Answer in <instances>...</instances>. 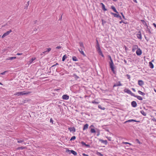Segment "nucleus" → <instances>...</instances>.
<instances>
[{
  "label": "nucleus",
  "instance_id": "nucleus-1",
  "mask_svg": "<svg viewBox=\"0 0 156 156\" xmlns=\"http://www.w3.org/2000/svg\"><path fill=\"white\" fill-rule=\"evenodd\" d=\"M109 57H110V61L109 62L110 67L111 68V70L113 72V73L114 74H116V72L115 70V66L114 65L113 63V62L112 61V60L111 58V56H110Z\"/></svg>",
  "mask_w": 156,
  "mask_h": 156
},
{
  "label": "nucleus",
  "instance_id": "nucleus-2",
  "mask_svg": "<svg viewBox=\"0 0 156 156\" xmlns=\"http://www.w3.org/2000/svg\"><path fill=\"white\" fill-rule=\"evenodd\" d=\"M31 92L28 91L26 92L25 91H24L22 92H17L14 94V95H16L17 96H20V95H25L28 94L30 93H31Z\"/></svg>",
  "mask_w": 156,
  "mask_h": 156
},
{
  "label": "nucleus",
  "instance_id": "nucleus-3",
  "mask_svg": "<svg viewBox=\"0 0 156 156\" xmlns=\"http://www.w3.org/2000/svg\"><path fill=\"white\" fill-rule=\"evenodd\" d=\"M97 41V45L96 46V48L97 51H98V53L99 54V55H101L102 57L103 56V55L102 54V51L101 50L100 45L98 42V41L97 40H96Z\"/></svg>",
  "mask_w": 156,
  "mask_h": 156
},
{
  "label": "nucleus",
  "instance_id": "nucleus-4",
  "mask_svg": "<svg viewBox=\"0 0 156 156\" xmlns=\"http://www.w3.org/2000/svg\"><path fill=\"white\" fill-rule=\"evenodd\" d=\"M124 92L125 93H126L128 94H130L132 96H133V95H134V94L132 92L128 89H125L124 90Z\"/></svg>",
  "mask_w": 156,
  "mask_h": 156
},
{
  "label": "nucleus",
  "instance_id": "nucleus-5",
  "mask_svg": "<svg viewBox=\"0 0 156 156\" xmlns=\"http://www.w3.org/2000/svg\"><path fill=\"white\" fill-rule=\"evenodd\" d=\"M11 30H10L8 31H7L6 33H4L2 36V38H4L5 37L8 35L10 33L12 32Z\"/></svg>",
  "mask_w": 156,
  "mask_h": 156
},
{
  "label": "nucleus",
  "instance_id": "nucleus-6",
  "mask_svg": "<svg viewBox=\"0 0 156 156\" xmlns=\"http://www.w3.org/2000/svg\"><path fill=\"white\" fill-rule=\"evenodd\" d=\"M136 53L137 55H140L142 53V51L140 48H138L136 51Z\"/></svg>",
  "mask_w": 156,
  "mask_h": 156
},
{
  "label": "nucleus",
  "instance_id": "nucleus-7",
  "mask_svg": "<svg viewBox=\"0 0 156 156\" xmlns=\"http://www.w3.org/2000/svg\"><path fill=\"white\" fill-rule=\"evenodd\" d=\"M138 48V46L137 45H133L132 51L133 52H134L135 50Z\"/></svg>",
  "mask_w": 156,
  "mask_h": 156
},
{
  "label": "nucleus",
  "instance_id": "nucleus-8",
  "mask_svg": "<svg viewBox=\"0 0 156 156\" xmlns=\"http://www.w3.org/2000/svg\"><path fill=\"white\" fill-rule=\"evenodd\" d=\"M69 130L70 132H72L73 133L75 132L76 131V129L74 127H69Z\"/></svg>",
  "mask_w": 156,
  "mask_h": 156
},
{
  "label": "nucleus",
  "instance_id": "nucleus-9",
  "mask_svg": "<svg viewBox=\"0 0 156 156\" xmlns=\"http://www.w3.org/2000/svg\"><path fill=\"white\" fill-rule=\"evenodd\" d=\"M69 96L67 95H64L62 96V98L64 100H68L69 99Z\"/></svg>",
  "mask_w": 156,
  "mask_h": 156
},
{
  "label": "nucleus",
  "instance_id": "nucleus-10",
  "mask_svg": "<svg viewBox=\"0 0 156 156\" xmlns=\"http://www.w3.org/2000/svg\"><path fill=\"white\" fill-rule=\"evenodd\" d=\"M137 105V103L135 101H133L131 102V105L133 107H136Z\"/></svg>",
  "mask_w": 156,
  "mask_h": 156
},
{
  "label": "nucleus",
  "instance_id": "nucleus-11",
  "mask_svg": "<svg viewBox=\"0 0 156 156\" xmlns=\"http://www.w3.org/2000/svg\"><path fill=\"white\" fill-rule=\"evenodd\" d=\"M122 86V84L119 81L116 84H114L113 85V87L117 86Z\"/></svg>",
  "mask_w": 156,
  "mask_h": 156
},
{
  "label": "nucleus",
  "instance_id": "nucleus-12",
  "mask_svg": "<svg viewBox=\"0 0 156 156\" xmlns=\"http://www.w3.org/2000/svg\"><path fill=\"white\" fill-rule=\"evenodd\" d=\"M16 57H9L6 58V60H13L15 59L16 58Z\"/></svg>",
  "mask_w": 156,
  "mask_h": 156
},
{
  "label": "nucleus",
  "instance_id": "nucleus-13",
  "mask_svg": "<svg viewBox=\"0 0 156 156\" xmlns=\"http://www.w3.org/2000/svg\"><path fill=\"white\" fill-rule=\"evenodd\" d=\"M138 84L140 86H142L144 84V82L142 80H139L138 81Z\"/></svg>",
  "mask_w": 156,
  "mask_h": 156
},
{
  "label": "nucleus",
  "instance_id": "nucleus-14",
  "mask_svg": "<svg viewBox=\"0 0 156 156\" xmlns=\"http://www.w3.org/2000/svg\"><path fill=\"white\" fill-rule=\"evenodd\" d=\"M133 96L137 98L139 100H143V98L141 97L140 96L135 95L134 94V95H133Z\"/></svg>",
  "mask_w": 156,
  "mask_h": 156
},
{
  "label": "nucleus",
  "instance_id": "nucleus-15",
  "mask_svg": "<svg viewBox=\"0 0 156 156\" xmlns=\"http://www.w3.org/2000/svg\"><path fill=\"white\" fill-rule=\"evenodd\" d=\"M137 37L139 39H142V36H141V33L140 32H139L138 33V34H137Z\"/></svg>",
  "mask_w": 156,
  "mask_h": 156
},
{
  "label": "nucleus",
  "instance_id": "nucleus-16",
  "mask_svg": "<svg viewBox=\"0 0 156 156\" xmlns=\"http://www.w3.org/2000/svg\"><path fill=\"white\" fill-rule=\"evenodd\" d=\"M36 59V58L35 57L32 58L28 62V64H31Z\"/></svg>",
  "mask_w": 156,
  "mask_h": 156
},
{
  "label": "nucleus",
  "instance_id": "nucleus-17",
  "mask_svg": "<svg viewBox=\"0 0 156 156\" xmlns=\"http://www.w3.org/2000/svg\"><path fill=\"white\" fill-rule=\"evenodd\" d=\"M149 65L151 69H153L154 67L153 64L151 62H149Z\"/></svg>",
  "mask_w": 156,
  "mask_h": 156
},
{
  "label": "nucleus",
  "instance_id": "nucleus-18",
  "mask_svg": "<svg viewBox=\"0 0 156 156\" xmlns=\"http://www.w3.org/2000/svg\"><path fill=\"white\" fill-rule=\"evenodd\" d=\"M111 8L112 9V10L115 12L117 13H118V12H117L115 7L114 6H111Z\"/></svg>",
  "mask_w": 156,
  "mask_h": 156
},
{
  "label": "nucleus",
  "instance_id": "nucleus-19",
  "mask_svg": "<svg viewBox=\"0 0 156 156\" xmlns=\"http://www.w3.org/2000/svg\"><path fill=\"white\" fill-rule=\"evenodd\" d=\"M138 92L139 94L142 95L144 96L145 95V94L144 93L142 92L140 90H138Z\"/></svg>",
  "mask_w": 156,
  "mask_h": 156
},
{
  "label": "nucleus",
  "instance_id": "nucleus-20",
  "mask_svg": "<svg viewBox=\"0 0 156 156\" xmlns=\"http://www.w3.org/2000/svg\"><path fill=\"white\" fill-rule=\"evenodd\" d=\"M111 14H112L114 17H119V15L118 14L114 13H111Z\"/></svg>",
  "mask_w": 156,
  "mask_h": 156
},
{
  "label": "nucleus",
  "instance_id": "nucleus-21",
  "mask_svg": "<svg viewBox=\"0 0 156 156\" xmlns=\"http://www.w3.org/2000/svg\"><path fill=\"white\" fill-rule=\"evenodd\" d=\"M96 132V130L94 129L91 128L90 129V132L92 133H95Z\"/></svg>",
  "mask_w": 156,
  "mask_h": 156
},
{
  "label": "nucleus",
  "instance_id": "nucleus-22",
  "mask_svg": "<svg viewBox=\"0 0 156 156\" xmlns=\"http://www.w3.org/2000/svg\"><path fill=\"white\" fill-rule=\"evenodd\" d=\"M71 153L73 154L74 155H76L77 154V153L76 151L73 150H71Z\"/></svg>",
  "mask_w": 156,
  "mask_h": 156
},
{
  "label": "nucleus",
  "instance_id": "nucleus-23",
  "mask_svg": "<svg viewBox=\"0 0 156 156\" xmlns=\"http://www.w3.org/2000/svg\"><path fill=\"white\" fill-rule=\"evenodd\" d=\"M67 58V57L66 55H64L62 57V61H64L66 58Z\"/></svg>",
  "mask_w": 156,
  "mask_h": 156
},
{
  "label": "nucleus",
  "instance_id": "nucleus-24",
  "mask_svg": "<svg viewBox=\"0 0 156 156\" xmlns=\"http://www.w3.org/2000/svg\"><path fill=\"white\" fill-rule=\"evenodd\" d=\"M140 113L144 116L146 115V113L143 110L141 111Z\"/></svg>",
  "mask_w": 156,
  "mask_h": 156
},
{
  "label": "nucleus",
  "instance_id": "nucleus-25",
  "mask_svg": "<svg viewBox=\"0 0 156 156\" xmlns=\"http://www.w3.org/2000/svg\"><path fill=\"white\" fill-rule=\"evenodd\" d=\"M79 51L81 53V54L83 55L84 56H85V55L84 52L82 50H80V49H79Z\"/></svg>",
  "mask_w": 156,
  "mask_h": 156
},
{
  "label": "nucleus",
  "instance_id": "nucleus-26",
  "mask_svg": "<svg viewBox=\"0 0 156 156\" xmlns=\"http://www.w3.org/2000/svg\"><path fill=\"white\" fill-rule=\"evenodd\" d=\"M72 59L73 61H77V58L76 56H73L72 57Z\"/></svg>",
  "mask_w": 156,
  "mask_h": 156
},
{
  "label": "nucleus",
  "instance_id": "nucleus-27",
  "mask_svg": "<svg viewBox=\"0 0 156 156\" xmlns=\"http://www.w3.org/2000/svg\"><path fill=\"white\" fill-rule=\"evenodd\" d=\"M101 4L102 5V9L104 10H105V11H106V9H105V5H104L102 3H101Z\"/></svg>",
  "mask_w": 156,
  "mask_h": 156
},
{
  "label": "nucleus",
  "instance_id": "nucleus-28",
  "mask_svg": "<svg viewBox=\"0 0 156 156\" xmlns=\"http://www.w3.org/2000/svg\"><path fill=\"white\" fill-rule=\"evenodd\" d=\"M76 136H73L71 137V138L70 140V141H72V140H75L76 139Z\"/></svg>",
  "mask_w": 156,
  "mask_h": 156
},
{
  "label": "nucleus",
  "instance_id": "nucleus-29",
  "mask_svg": "<svg viewBox=\"0 0 156 156\" xmlns=\"http://www.w3.org/2000/svg\"><path fill=\"white\" fill-rule=\"evenodd\" d=\"M122 143L123 144H128L129 145H132L131 144L128 143V142H122Z\"/></svg>",
  "mask_w": 156,
  "mask_h": 156
},
{
  "label": "nucleus",
  "instance_id": "nucleus-30",
  "mask_svg": "<svg viewBox=\"0 0 156 156\" xmlns=\"http://www.w3.org/2000/svg\"><path fill=\"white\" fill-rule=\"evenodd\" d=\"M17 140H18L17 142L18 143H21L24 142V140H19L18 139H17Z\"/></svg>",
  "mask_w": 156,
  "mask_h": 156
},
{
  "label": "nucleus",
  "instance_id": "nucleus-31",
  "mask_svg": "<svg viewBox=\"0 0 156 156\" xmlns=\"http://www.w3.org/2000/svg\"><path fill=\"white\" fill-rule=\"evenodd\" d=\"M79 44H80V47H81L82 48H84L83 44L82 42H80Z\"/></svg>",
  "mask_w": 156,
  "mask_h": 156
},
{
  "label": "nucleus",
  "instance_id": "nucleus-32",
  "mask_svg": "<svg viewBox=\"0 0 156 156\" xmlns=\"http://www.w3.org/2000/svg\"><path fill=\"white\" fill-rule=\"evenodd\" d=\"M71 150H70L69 149H67L66 150V152L69 153V154H70L71 153Z\"/></svg>",
  "mask_w": 156,
  "mask_h": 156
},
{
  "label": "nucleus",
  "instance_id": "nucleus-33",
  "mask_svg": "<svg viewBox=\"0 0 156 156\" xmlns=\"http://www.w3.org/2000/svg\"><path fill=\"white\" fill-rule=\"evenodd\" d=\"M98 107L101 109L104 110L105 109V108L104 107L102 108V106L101 105H99L98 106Z\"/></svg>",
  "mask_w": 156,
  "mask_h": 156
},
{
  "label": "nucleus",
  "instance_id": "nucleus-34",
  "mask_svg": "<svg viewBox=\"0 0 156 156\" xmlns=\"http://www.w3.org/2000/svg\"><path fill=\"white\" fill-rule=\"evenodd\" d=\"M25 148V147H18V149H21V150H23Z\"/></svg>",
  "mask_w": 156,
  "mask_h": 156
},
{
  "label": "nucleus",
  "instance_id": "nucleus-35",
  "mask_svg": "<svg viewBox=\"0 0 156 156\" xmlns=\"http://www.w3.org/2000/svg\"><path fill=\"white\" fill-rule=\"evenodd\" d=\"M47 50L46 51H47V52H49L51 50V48H48L46 49Z\"/></svg>",
  "mask_w": 156,
  "mask_h": 156
},
{
  "label": "nucleus",
  "instance_id": "nucleus-36",
  "mask_svg": "<svg viewBox=\"0 0 156 156\" xmlns=\"http://www.w3.org/2000/svg\"><path fill=\"white\" fill-rule=\"evenodd\" d=\"M92 103L93 104H98V102H96V101H93L92 102Z\"/></svg>",
  "mask_w": 156,
  "mask_h": 156
},
{
  "label": "nucleus",
  "instance_id": "nucleus-37",
  "mask_svg": "<svg viewBox=\"0 0 156 156\" xmlns=\"http://www.w3.org/2000/svg\"><path fill=\"white\" fill-rule=\"evenodd\" d=\"M50 122L51 123L53 124V122H54V121H53V119L52 118H51L50 119Z\"/></svg>",
  "mask_w": 156,
  "mask_h": 156
},
{
  "label": "nucleus",
  "instance_id": "nucleus-38",
  "mask_svg": "<svg viewBox=\"0 0 156 156\" xmlns=\"http://www.w3.org/2000/svg\"><path fill=\"white\" fill-rule=\"evenodd\" d=\"M136 141H137V143H138V144H141L140 142V141L138 139H136Z\"/></svg>",
  "mask_w": 156,
  "mask_h": 156
},
{
  "label": "nucleus",
  "instance_id": "nucleus-39",
  "mask_svg": "<svg viewBox=\"0 0 156 156\" xmlns=\"http://www.w3.org/2000/svg\"><path fill=\"white\" fill-rule=\"evenodd\" d=\"M85 146L86 147H88V148H90V146L89 144H86Z\"/></svg>",
  "mask_w": 156,
  "mask_h": 156
},
{
  "label": "nucleus",
  "instance_id": "nucleus-40",
  "mask_svg": "<svg viewBox=\"0 0 156 156\" xmlns=\"http://www.w3.org/2000/svg\"><path fill=\"white\" fill-rule=\"evenodd\" d=\"M121 14L122 15V16L123 18L124 19H126L125 18V17L124 16V15H123V13H122V12H121Z\"/></svg>",
  "mask_w": 156,
  "mask_h": 156
},
{
  "label": "nucleus",
  "instance_id": "nucleus-41",
  "mask_svg": "<svg viewBox=\"0 0 156 156\" xmlns=\"http://www.w3.org/2000/svg\"><path fill=\"white\" fill-rule=\"evenodd\" d=\"M81 144L82 145H85H85L86 144H85V143L83 141H82L81 142Z\"/></svg>",
  "mask_w": 156,
  "mask_h": 156
},
{
  "label": "nucleus",
  "instance_id": "nucleus-42",
  "mask_svg": "<svg viewBox=\"0 0 156 156\" xmlns=\"http://www.w3.org/2000/svg\"><path fill=\"white\" fill-rule=\"evenodd\" d=\"M62 48V47L61 46H58L56 48L57 49H60Z\"/></svg>",
  "mask_w": 156,
  "mask_h": 156
},
{
  "label": "nucleus",
  "instance_id": "nucleus-43",
  "mask_svg": "<svg viewBox=\"0 0 156 156\" xmlns=\"http://www.w3.org/2000/svg\"><path fill=\"white\" fill-rule=\"evenodd\" d=\"M22 54H23L22 53H17L16 54V55H21Z\"/></svg>",
  "mask_w": 156,
  "mask_h": 156
},
{
  "label": "nucleus",
  "instance_id": "nucleus-44",
  "mask_svg": "<svg viewBox=\"0 0 156 156\" xmlns=\"http://www.w3.org/2000/svg\"><path fill=\"white\" fill-rule=\"evenodd\" d=\"M128 121V122H131V121H136L135 120L133 119L129 120Z\"/></svg>",
  "mask_w": 156,
  "mask_h": 156
},
{
  "label": "nucleus",
  "instance_id": "nucleus-45",
  "mask_svg": "<svg viewBox=\"0 0 156 156\" xmlns=\"http://www.w3.org/2000/svg\"><path fill=\"white\" fill-rule=\"evenodd\" d=\"M82 155L83 156H89L87 154H86L84 153H83L82 154Z\"/></svg>",
  "mask_w": 156,
  "mask_h": 156
},
{
  "label": "nucleus",
  "instance_id": "nucleus-46",
  "mask_svg": "<svg viewBox=\"0 0 156 156\" xmlns=\"http://www.w3.org/2000/svg\"><path fill=\"white\" fill-rule=\"evenodd\" d=\"M58 65V63H56L54 65H53L52 67H54L55 66H56L57 65Z\"/></svg>",
  "mask_w": 156,
  "mask_h": 156
},
{
  "label": "nucleus",
  "instance_id": "nucleus-47",
  "mask_svg": "<svg viewBox=\"0 0 156 156\" xmlns=\"http://www.w3.org/2000/svg\"><path fill=\"white\" fill-rule=\"evenodd\" d=\"M108 140L109 141H111L112 140L111 137H109V138H108Z\"/></svg>",
  "mask_w": 156,
  "mask_h": 156
},
{
  "label": "nucleus",
  "instance_id": "nucleus-48",
  "mask_svg": "<svg viewBox=\"0 0 156 156\" xmlns=\"http://www.w3.org/2000/svg\"><path fill=\"white\" fill-rule=\"evenodd\" d=\"M6 71L4 72L3 73H1V75H4L5 73L6 72Z\"/></svg>",
  "mask_w": 156,
  "mask_h": 156
},
{
  "label": "nucleus",
  "instance_id": "nucleus-49",
  "mask_svg": "<svg viewBox=\"0 0 156 156\" xmlns=\"http://www.w3.org/2000/svg\"><path fill=\"white\" fill-rule=\"evenodd\" d=\"M88 125L87 124H86L83 127H88Z\"/></svg>",
  "mask_w": 156,
  "mask_h": 156
},
{
  "label": "nucleus",
  "instance_id": "nucleus-50",
  "mask_svg": "<svg viewBox=\"0 0 156 156\" xmlns=\"http://www.w3.org/2000/svg\"><path fill=\"white\" fill-rule=\"evenodd\" d=\"M88 127H83V130H85L87 129Z\"/></svg>",
  "mask_w": 156,
  "mask_h": 156
},
{
  "label": "nucleus",
  "instance_id": "nucleus-51",
  "mask_svg": "<svg viewBox=\"0 0 156 156\" xmlns=\"http://www.w3.org/2000/svg\"><path fill=\"white\" fill-rule=\"evenodd\" d=\"M153 25L156 28V24L155 23H153Z\"/></svg>",
  "mask_w": 156,
  "mask_h": 156
},
{
  "label": "nucleus",
  "instance_id": "nucleus-52",
  "mask_svg": "<svg viewBox=\"0 0 156 156\" xmlns=\"http://www.w3.org/2000/svg\"><path fill=\"white\" fill-rule=\"evenodd\" d=\"M132 89L134 92H136V90L134 88H132Z\"/></svg>",
  "mask_w": 156,
  "mask_h": 156
},
{
  "label": "nucleus",
  "instance_id": "nucleus-53",
  "mask_svg": "<svg viewBox=\"0 0 156 156\" xmlns=\"http://www.w3.org/2000/svg\"><path fill=\"white\" fill-rule=\"evenodd\" d=\"M124 47L125 48V50H126L127 49V47L126 46H124Z\"/></svg>",
  "mask_w": 156,
  "mask_h": 156
},
{
  "label": "nucleus",
  "instance_id": "nucleus-54",
  "mask_svg": "<svg viewBox=\"0 0 156 156\" xmlns=\"http://www.w3.org/2000/svg\"><path fill=\"white\" fill-rule=\"evenodd\" d=\"M133 1L136 3H137V2L136 0H133Z\"/></svg>",
  "mask_w": 156,
  "mask_h": 156
},
{
  "label": "nucleus",
  "instance_id": "nucleus-55",
  "mask_svg": "<svg viewBox=\"0 0 156 156\" xmlns=\"http://www.w3.org/2000/svg\"><path fill=\"white\" fill-rule=\"evenodd\" d=\"M98 155H100L101 156H102V154H101V153H98Z\"/></svg>",
  "mask_w": 156,
  "mask_h": 156
},
{
  "label": "nucleus",
  "instance_id": "nucleus-56",
  "mask_svg": "<svg viewBox=\"0 0 156 156\" xmlns=\"http://www.w3.org/2000/svg\"><path fill=\"white\" fill-rule=\"evenodd\" d=\"M127 76L128 77V78L129 79L130 78V76L128 75H127Z\"/></svg>",
  "mask_w": 156,
  "mask_h": 156
},
{
  "label": "nucleus",
  "instance_id": "nucleus-57",
  "mask_svg": "<svg viewBox=\"0 0 156 156\" xmlns=\"http://www.w3.org/2000/svg\"><path fill=\"white\" fill-rule=\"evenodd\" d=\"M29 1H28L27 2V7H28V6L29 5Z\"/></svg>",
  "mask_w": 156,
  "mask_h": 156
},
{
  "label": "nucleus",
  "instance_id": "nucleus-58",
  "mask_svg": "<svg viewBox=\"0 0 156 156\" xmlns=\"http://www.w3.org/2000/svg\"><path fill=\"white\" fill-rule=\"evenodd\" d=\"M47 52V51H44L43 52H42V53L43 54H45Z\"/></svg>",
  "mask_w": 156,
  "mask_h": 156
},
{
  "label": "nucleus",
  "instance_id": "nucleus-59",
  "mask_svg": "<svg viewBox=\"0 0 156 156\" xmlns=\"http://www.w3.org/2000/svg\"><path fill=\"white\" fill-rule=\"evenodd\" d=\"M122 23H123V21H121L119 22V23L120 24Z\"/></svg>",
  "mask_w": 156,
  "mask_h": 156
},
{
  "label": "nucleus",
  "instance_id": "nucleus-60",
  "mask_svg": "<svg viewBox=\"0 0 156 156\" xmlns=\"http://www.w3.org/2000/svg\"><path fill=\"white\" fill-rule=\"evenodd\" d=\"M101 141H102V142H107L106 140V141H104V140H101Z\"/></svg>",
  "mask_w": 156,
  "mask_h": 156
},
{
  "label": "nucleus",
  "instance_id": "nucleus-61",
  "mask_svg": "<svg viewBox=\"0 0 156 156\" xmlns=\"http://www.w3.org/2000/svg\"><path fill=\"white\" fill-rule=\"evenodd\" d=\"M118 18H119L120 19H122V17H121V16H119V17Z\"/></svg>",
  "mask_w": 156,
  "mask_h": 156
},
{
  "label": "nucleus",
  "instance_id": "nucleus-62",
  "mask_svg": "<svg viewBox=\"0 0 156 156\" xmlns=\"http://www.w3.org/2000/svg\"><path fill=\"white\" fill-rule=\"evenodd\" d=\"M154 91L156 93V90L155 89H154Z\"/></svg>",
  "mask_w": 156,
  "mask_h": 156
},
{
  "label": "nucleus",
  "instance_id": "nucleus-63",
  "mask_svg": "<svg viewBox=\"0 0 156 156\" xmlns=\"http://www.w3.org/2000/svg\"><path fill=\"white\" fill-rule=\"evenodd\" d=\"M60 90V89H57L56 90V91H58V90Z\"/></svg>",
  "mask_w": 156,
  "mask_h": 156
},
{
  "label": "nucleus",
  "instance_id": "nucleus-64",
  "mask_svg": "<svg viewBox=\"0 0 156 156\" xmlns=\"http://www.w3.org/2000/svg\"><path fill=\"white\" fill-rule=\"evenodd\" d=\"M99 135V133H98L97 134V136H98Z\"/></svg>",
  "mask_w": 156,
  "mask_h": 156
}]
</instances>
